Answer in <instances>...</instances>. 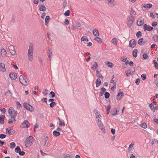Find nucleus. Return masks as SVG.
Here are the masks:
<instances>
[{
	"label": "nucleus",
	"instance_id": "obj_1",
	"mask_svg": "<svg viewBox=\"0 0 158 158\" xmlns=\"http://www.w3.org/2000/svg\"><path fill=\"white\" fill-rule=\"evenodd\" d=\"M17 111L14 110L12 107H11L9 108L8 114L10 115L11 118L8 121V123L10 124L13 122L15 121V117L17 114Z\"/></svg>",
	"mask_w": 158,
	"mask_h": 158
},
{
	"label": "nucleus",
	"instance_id": "obj_2",
	"mask_svg": "<svg viewBox=\"0 0 158 158\" xmlns=\"http://www.w3.org/2000/svg\"><path fill=\"white\" fill-rule=\"evenodd\" d=\"M34 138L31 136L27 138L25 141V145L26 147L31 146L34 143Z\"/></svg>",
	"mask_w": 158,
	"mask_h": 158
},
{
	"label": "nucleus",
	"instance_id": "obj_3",
	"mask_svg": "<svg viewBox=\"0 0 158 158\" xmlns=\"http://www.w3.org/2000/svg\"><path fill=\"white\" fill-rule=\"evenodd\" d=\"M134 18V16H128L127 17V26L129 27H131L132 25L135 20Z\"/></svg>",
	"mask_w": 158,
	"mask_h": 158
},
{
	"label": "nucleus",
	"instance_id": "obj_4",
	"mask_svg": "<svg viewBox=\"0 0 158 158\" xmlns=\"http://www.w3.org/2000/svg\"><path fill=\"white\" fill-rule=\"evenodd\" d=\"M20 82L23 85H26L28 83V80L27 77L20 76L19 78Z\"/></svg>",
	"mask_w": 158,
	"mask_h": 158
},
{
	"label": "nucleus",
	"instance_id": "obj_5",
	"mask_svg": "<svg viewBox=\"0 0 158 158\" xmlns=\"http://www.w3.org/2000/svg\"><path fill=\"white\" fill-rule=\"evenodd\" d=\"M135 69L134 67L130 68V69L125 71V73L127 76L128 77L131 76L135 72Z\"/></svg>",
	"mask_w": 158,
	"mask_h": 158
},
{
	"label": "nucleus",
	"instance_id": "obj_6",
	"mask_svg": "<svg viewBox=\"0 0 158 158\" xmlns=\"http://www.w3.org/2000/svg\"><path fill=\"white\" fill-rule=\"evenodd\" d=\"M23 106L27 110L30 111L31 112H32L34 110L33 108L28 103H24L23 104Z\"/></svg>",
	"mask_w": 158,
	"mask_h": 158
},
{
	"label": "nucleus",
	"instance_id": "obj_7",
	"mask_svg": "<svg viewBox=\"0 0 158 158\" xmlns=\"http://www.w3.org/2000/svg\"><path fill=\"white\" fill-rule=\"evenodd\" d=\"M33 48L32 44H30L28 50V56H32L33 54Z\"/></svg>",
	"mask_w": 158,
	"mask_h": 158
},
{
	"label": "nucleus",
	"instance_id": "obj_8",
	"mask_svg": "<svg viewBox=\"0 0 158 158\" xmlns=\"http://www.w3.org/2000/svg\"><path fill=\"white\" fill-rule=\"evenodd\" d=\"M48 143V138L47 137H43L42 141L41 143L42 145L44 146H46Z\"/></svg>",
	"mask_w": 158,
	"mask_h": 158
},
{
	"label": "nucleus",
	"instance_id": "obj_9",
	"mask_svg": "<svg viewBox=\"0 0 158 158\" xmlns=\"http://www.w3.org/2000/svg\"><path fill=\"white\" fill-rule=\"evenodd\" d=\"M136 42L134 39H132L129 42V46L132 48H134L136 45Z\"/></svg>",
	"mask_w": 158,
	"mask_h": 158
},
{
	"label": "nucleus",
	"instance_id": "obj_10",
	"mask_svg": "<svg viewBox=\"0 0 158 158\" xmlns=\"http://www.w3.org/2000/svg\"><path fill=\"white\" fill-rule=\"evenodd\" d=\"M30 124L27 120L24 121L23 123L21 125V127H27L28 128L30 126Z\"/></svg>",
	"mask_w": 158,
	"mask_h": 158
},
{
	"label": "nucleus",
	"instance_id": "obj_11",
	"mask_svg": "<svg viewBox=\"0 0 158 158\" xmlns=\"http://www.w3.org/2000/svg\"><path fill=\"white\" fill-rule=\"evenodd\" d=\"M143 28L144 31H150L153 30V28L150 26L149 25H147L146 24H145L143 25Z\"/></svg>",
	"mask_w": 158,
	"mask_h": 158
},
{
	"label": "nucleus",
	"instance_id": "obj_12",
	"mask_svg": "<svg viewBox=\"0 0 158 158\" xmlns=\"http://www.w3.org/2000/svg\"><path fill=\"white\" fill-rule=\"evenodd\" d=\"M99 128L103 131L104 132H105V128L104 125H103L102 123L100 122V123H97Z\"/></svg>",
	"mask_w": 158,
	"mask_h": 158
},
{
	"label": "nucleus",
	"instance_id": "obj_13",
	"mask_svg": "<svg viewBox=\"0 0 158 158\" xmlns=\"http://www.w3.org/2000/svg\"><path fill=\"white\" fill-rule=\"evenodd\" d=\"M8 48L12 55H15V51L14 50V47L12 45H10L9 47Z\"/></svg>",
	"mask_w": 158,
	"mask_h": 158
},
{
	"label": "nucleus",
	"instance_id": "obj_14",
	"mask_svg": "<svg viewBox=\"0 0 158 158\" xmlns=\"http://www.w3.org/2000/svg\"><path fill=\"white\" fill-rule=\"evenodd\" d=\"M9 77L11 80H15L17 78V75L16 73H11L10 74Z\"/></svg>",
	"mask_w": 158,
	"mask_h": 158
},
{
	"label": "nucleus",
	"instance_id": "obj_15",
	"mask_svg": "<svg viewBox=\"0 0 158 158\" xmlns=\"http://www.w3.org/2000/svg\"><path fill=\"white\" fill-rule=\"evenodd\" d=\"M38 6L39 10L40 11H44L46 9V8L44 5H39Z\"/></svg>",
	"mask_w": 158,
	"mask_h": 158
},
{
	"label": "nucleus",
	"instance_id": "obj_16",
	"mask_svg": "<svg viewBox=\"0 0 158 158\" xmlns=\"http://www.w3.org/2000/svg\"><path fill=\"white\" fill-rule=\"evenodd\" d=\"M6 132L7 134L10 135L14 133V131L12 129L8 128L6 129Z\"/></svg>",
	"mask_w": 158,
	"mask_h": 158
},
{
	"label": "nucleus",
	"instance_id": "obj_17",
	"mask_svg": "<svg viewBox=\"0 0 158 158\" xmlns=\"http://www.w3.org/2000/svg\"><path fill=\"white\" fill-rule=\"evenodd\" d=\"M0 70L3 72L6 71L5 65L2 63H0Z\"/></svg>",
	"mask_w": 158,
	"mask_h": 158
},
{
	"label": "nucleus",
	"instance_id": "obj_18",
	"mask_svg": "<svg viewBox=\"0 0 158 158\" xmlns=\"http://www.w3.org/2000/svg\"><path fill=\"white\" fill-rule=\"evenodd\" d=\"M143 21L142 19H139L137 21V24L138 26H140L143 25Z\"/></svg>",
	"mask_w": 158,
	"mask_h": 158
},
{
	"label": "nucleus",
	"instance_id": "obj_19",
	"mask_svg": "<svg viewBox=\"0 0 158 158\" xmlns=\"http://www.w3.org/2000/svg\"><path fill=\"white\" fill-rule=\"evenodd\" d=\"M93 34L94 35L97 37L99 35V33L98 31L95 29L93 31Z\"/></svg>",
	"mask_w": 158,
	"mask_h": 158
},
{
	"label": "nucleus",
	"instance_id": "obj_20",
	"mask_svg": "<svg viewBox=\"0 0 158 158\" xmlns=\"http://www.w3.org/2000/svg\"><path fill=\"white\" fill-rule=\"evenodd\" d=\"M124 96V94L122 92L118 93L117 96V98L118 99L120 100L121 98Z\"/></svg>",
	"mask_w": 158,
	"mask_h": 158
},
{
	"label": "nucleus",
	"instance_id": "obj_21",
	"mask_svg": "<svg viewBox=\"0 0 158 158\" xmlns=\"http://www.w3.org/2000/svg\"><path fill=\"white\" fill-rule=\"evenodd\" d=\"M5 118V115H2L0 116V123L3 124L4 123V118Z\"/></svg>",
	"mask_w": 158,
	"mask_h": 158
},
{
	"label": "nucleus",
	"instance_id": "obj_22",
	"mask_svg": "<svg viewBox=\"0 0 158 158\" xmlns=\"http://www.w3.org/2000/svg\"><path fill=\"white\" fill-rule=\"evenodd\" d=\"M152 6V4L151 3L145 4L143 7L146 8H150Z\"/></svg>",
	"mask_w": 158,
	"mask_h": 158
},
{
	"label": "nucleus",
	"instance_id": "obj_23",
	"mask_svg": "<svg viewBox=\"0 0 158 158\" xmlns=\"http://www.w3.org/2000/svg\"><path fill=\"white\" fill-rule=\"evenodd\" d=\"M106 64L107 65V66L110 68L113 67L114 66V64L112 63H111L109 61L106 62Z\"/></svg>",
	"mask_w": 158,
	"mask_h": 158
},
{
	"label": "nucleus",
	"instance_id": "obj_24",
	"mask_svg": "<svg viewBox=\"0 0 158 158\" xmlns=\"http://www.w3.org/2000/svg\"><path fill=\"white\" fill-rule=\"evenodd\" d=\"M138 50L137 49H135L133 51L132 55L133 56L135 57H136L137 56V53Z\"/></svg>",
	"mask_w": 158,
	"mask_h": 158
},
{
	"label": "nucleus",
	"instance_id": "obj_25",
	"mask_svg": "<svg viewBox=\"0 0 158 158\" xmlns=\"http://www.w3.org/2000/svg\"><path fill=\"white\" fill-rule=\"evenodd\" d=\"M98 64L97 62L95 61L94 62V63L92 65V66L91 67V69H97L98 68Z\"/></svg>",
	"mask_w": 158,
	"mask_h": 158
},
{
	"label": "nucleus",
	"instance_id": "obj_26",
	"mask_svg": "<svg viewBox=\"0 0 158 158\" xmlns=\"http://www.w3.org/2000/svg\"><path fill=\"white\" fill-rule=\"evenodd\" d=\"M96 84L97 87L100 85L101 84V81L100 78H98L96 81Z\"/></svg>",
	"mask_w": 158,
	"mask_h": 158
},
{
	"label": "nucleus",
	"instance_id": "obj_27",
	"mask_svg": "<svg viewBox=\"0 0 158 158\" xmlns=\"http://www.w3.org/2000/svg\"><path fill=\"white\" fill-rule=\"evenodd\" d=\"M53 134L55 136L57 137L60 135V133L56 131H54L53 132Z\"/></svg>",
	"mask_w": 158,
	"mask_h": 158
},
{
	"label": "nucleus",
	"instance_id": "obj_28",
	"mask_svg": "<svg viewBox=\"0 0 158 158\" xmlns=\"http://www.w3.org/2000/svg\"><path fill=\"white\" fill-rule=\"evenodd\" d=\"M130 11H131V15L130 16H134L135 15L136 13L135 11L132 8H131V10H130Z\"/></svg>",
	"mask_w": 158,
	"mask_h": 158
},
{
	"label": "nucleus",
	"instance_id": "obj_29",
	"mask_svg": "<svg viewBox=\"0 0 158 158\" xmlns=\"http://www.w3.org/2000/svg\"><path fill=\"white\" fill-rule=\"evenodd\" d=\"M94 40H95L96 41H98L99 43H101L102 42V40L101 38L98 37H95L94 38Z\"/></svg>",
	"mask_w": 158,
	"mask_h": 158
},
{
	"label": "nucleus",
	"instance_id": "obj_30",
	"mask_svg": "<svg viewBox=\"0 0 158 158\" xmlns=\"http://www.w3.org/2000/svg\"><path fill=\"white\" fill-rule=\"evenodd\" d=\"M112 42L115 45H117V40L116 38H113L112 40Z\"/></svg>",
	"mask_w": 158,
	"mask_h": 158
},
{
	"label": "nucleus",
	"instance_id": "obj_31",
	"mask_svg": "<svg viewBox=\"0 0 158 158\" xmlns=\"http://www.w3.org/2000/svg\"><path fill=\"white\" fill-rule=\"evenodd\" d=\"M143 38L140 39L138 41V44L139 45H143L142 42L143 41Z\"/></svg>",
	"mask_w": 158,
	"mask_h": 158
},
{
	"label": "nucleus",
	"instance_id": "obj_32",
	"mask_svg": "<svg viewBox=\"0 0 158 158\" xmlns=\"http://www.w3.org/2000/svg\"><path fill=\"white\" fill-rule=\"evenodd\" d=\"M152 39L155 42H157L158 40V35H154L153 36Z\"/></svg>",
	"mask_w": 158,
	"mask_h": 158
},
{
	"label": "nucleus",
	"instance_id": "obj_33",
	"mask_svg": "<svg viewBox=\"0 0 158 158\" xmlns=\"http://www.w3.org/2000/svg\"><path fill=\"white\" fill-rule=\"evenodd\" d=\"M153 63L154 64V66L155 68L156 69H158V64L157 62L156 61V60H154L153 61Z\"/></svg>",
	"mask_w": 158,
	"mask_h": 158
},
{
	"label": "nucleus",
	"instance_id": "obj_34",
	"mask_svg": "<svg viewBox=\"0 0 158 158\" xmlns=\"http://www.w3.org/2000/svg\"><path fill=\"white\" fill-rule=\"evenodd\" d=\"M70 10H66L64 13V15L66 16H69L70 15Z\"/></svg>",
	"mask_w": 158,
	"mask_h": 158
},
{
	"label": "nucleus",
	"instance_id": "obj_35",
	"mask_svg": "<svg viewBox=\"0 0 158 158\" xmlns=\"http://www.w3.org/2000/svg\"><path fill=\"white\" fill-rule=\"evenodd\" d=\"M136 36L137 38H139L142 36V33L140 31H138L136 34Z\"/></svg>",
	"mask_w": 158,
	"mask_h": 158
},
{
	"label": "nucleus",
	"instance_id": "obj_36",
	"mask_svg": "<svg viewBox=\"0 0 158 158\" xmlns=\"http://www.w3.org/2000/svg\"><path fill=\"white\" fill-rule=\"evenodd\" d=\"M147 75L145 74H143L141 75V77L142 80H145L147 77Z\"/></svg>",
	"mask_w": 158,
	"mask_h": 158
},
{
	"label": "nucleus",
	"instance_id": "obj_37",
	"mask_svg": "<svg viewBox=\"0 0 158 158\" xmlns=\"http://www.w3.org/2000/svg\"><path fill=\"white\" fill-rule=\"evenodd\" d=\"M15 146V144L14 142H11L10 143V147L11 148H14Z\"/></svg>",
	"mask_w": 158,
	"mask_h": 158
},
{
	"label": "nucleus",
	"instance_id": "obj_38",
	"mask_svg": "<svg viewBox=\"0 0 158 158\" xmlns=\"http://www.w3.org/2000/svg\"><path fill=\"white\" fill-rule=\"evenodd\" d=\"M15 152H16V153H19V152H20L21 151V149L20 148V147L19 146L15 148Z\"/></svg>",
	"mask_w": 158,
	"mask_h": 158
},
{
	"label": "nucleus",
	"instance_id": "obj_39",
	"mask_svg": "<svg viewBox=\"0 0 158 158\" xmlns=\"http://www.w3.org/2000/svg\"><path fill=\"white\" fill-rule=\"evenodd\" d=\"M59 125L62 126H64L65 125V123H64L63 121L61 120L60 119H59Z\"/></svg>",
	"mask_w": 158,
	"mask_h": 158
},
{
	"label": "nucleus",
	"instance_id": "obj_40",
	"mask_svg": "<svg viewBox=\"0 0 158 158\" xmlns=\"http://www.w3.org/2000/svg\"><path fill=\"white\" fill-rule=\"evenodd\" d=\"M110 96V94L107 92H106L105 94V97L107 99Z\"/></svg>",
	"mask_w": 158,
	"mask_h": 158
},
{
	"label": "nucleus",
	"instance_id": "obj_41",
	"mask_svg": "<svg viewBox=\"0 0 158 158\" xmlns=\"http://www.w3.org/2000/svg\"><path fill=\"white\" fill-rule=\"evenodd\" d=\"M106 2L109 4H113L114 0H106Z\"/></svg>",
	"mask_w": 158,
	"mask_h": 158
},
{
	"label": "nucleus",
	"instance_id": "obj_42",
	"mask_svg": "<svg viewBox=\"0 0 158 158\" xmlns=\"http://www.w3.org/2000/svg\"><path fill=\"white\" fill-rule=\"evenodd\" d=\"M94 112L96 116L100 115V112L96 109L94 110Z\"/></svg>",
	"mask_w": 158,
	"mask_h": 158
},
{
	"label": "nucleus",
	"instance_id": "obj_43",
	"mask_svg": "<svg viewBox=\"0 0 158 158\" xmlns=\"http://www.w3.org/2000/svg\"><path fill=\"white\" fill-rule=\"evenodd\" d=\"M140 126L142 128L145 129L147 127V125L145 123H143L141 124Z\"/></svg>",
	"mask_w": 158,
	"mask_h": 158
},
{
	"label": "nucleus",
	"instance_id": "obj_44",
	"mask_svg": "<svg viewBox=\"0 0 158 158\" xmlns=\"http://www.w3.org/2000/svg\"><path fill=\"white\" fill-rule=\"evenodd\" d=\"M1 53H2V55L4 56H5L6 54V52L4 49H2L1 50Z\"/></svg>",
	"mask_w": 158,
	"mask_h": 158
},
{
	"label": "nucleus",
	"instance_id": "obj_45",
	"mask_svg": "<svg viewBox=\"0 0 158 158\" xmlns=\"http://www.w3.org/2000/svg\"><path fill=\"white\" fill-rule=\"evenodd\" d=\"M134 145V143H131L129 146V147L128 148V150L129 151H131V149L133 148Z\"/></svg>",
	"mask_w": 158,
	"mask_h": 158
},
{
	"label": "nucleus",
	"instance_id": "obj_46",
	"mask_svg": "<svg viewBox=\"0 0 158 158\" xmlns=\"http://www.w3.org/2000/svg\"><path fill=\"white\" fill-rule=\"evenodd\" d=\"M107 107V113L108 114H109V112H110V110L111 108L110 105H108Z\"/></svg>",
	"mask_w": 158,
	"mask_h": 158
},
{
	"label": "nucleus",
	"instance_id": "obj_47",
	"mask_svg": "<svg viewBox=\"0 0 158 158\" xmlns=\"http://www.w3.org/2000/svg\"><path fill=\"white\" fill-rule=\"evenodd\" d=\"M5 94L6 95L9 96L10 95L11 93L9 90H7Z\"/></svg>",
	"mask_w": 158,
	"mask_h": 158
},
{
	"label": "nucleus",
	"instance_id": "obj_48",
	"mask_svg": "<svg viewBox=\"0 0 158 158\" xmlns=\"http://www.w3.org/2000/svg\"><path fill=\"white\" fill-rule=\"evenodd\" d=\"M64 23L65 25H68V24L69 23V22L68 19L66 18L65 19Z\"/></svg>",
	"mask_w": 158,
	"mask_h": 158
},
{
	"label": "nucleus",
	"instance_id": "obj_49",
	"mask_svg": "<svg viewBox=\"0 0 158 158\" xmlns=\"http://www.w3.org/2000/svg\"><path fill=\"white\" fill-rule=\"evenodd\" d=\"M56 104L55 102H52L50 104V106L51 107H53L56 105Z\"/></svg>",
	"mask_w": 158,
	"mask_h": 158
},
{
	"label": "nucleus",
	"instance_id": "obj_50",
	"mask_svg": "<svg viewBox=\"0 0 158 158\" xmlns=\"http://www.w3.org/2000/svg\"><path fill=\"white\" fill-rule=\"evenodd\" d=\"M64 158H71V156L69 154H67L64 155Z\"/></svg>",
	"mask_w": 158,
	"mask_h": 158
},
{
	"label": "nucleus",
	"instance_id": "obj_51",
	"mask_svg": "<svg viewBox=\"0 0 158 158\" xmlns=\"http://www.w3.org/2000/svg\"><path fill=\"white\" fill-rule=\"evenodd\" d=\"M76 27H81V25L80 23L77 21L76 22Z\"/></svg>",
	"mask_w": 158,
	"mask_h": 158
},
{
	"label": "nucleus",
	"instance_id": "obj_52",
	"mask_svg": "<svg viewBox=\"0 0 158 158\" xmlns=\"http://www.w3.org/2000/svg\"><path fill=\"white\" fill-rule=\"evenodd\" d=\"M135 82L137 85H138L140 82V79L139 78L136 79Z\"/></svg>",
	"mask_w": 158,
	"mask_h": 158
},
{
	"label": "nucleus",
	"instance_id": "obj_53",
	"mask_svg": "<svg viewBox=\"0 0 158 158\" xmlns=\"http://www.w3.org/2000/svg\"><path fill=\"white\" fill-rule=\"evenodd\" d=\"M50 95H51V97L52 98L54 97L55 96V94L52 91L50 93Z\"/></svg>",
	"mask_w": 158,
	"mask_h": 158
},
{
	"label": "nucleus",
	"instance_id": "obj_54",
	"mask_svg": "<svg viewBox=\"0 0 158 158\" xmlns=\"http://www.w3.org/2000/svg\"><path fill=\"white\" fill-rule=\"evenodd\" d=\"M148 57V55L147 54V53H145L144 54H143V57L144 59H147Z\"/></svg>",
	"mask_w": 158,
	"mask_h": 158
},
{
	"label": "nucleus",
	"instance_id": "obj_55",
	"mask_svg": "<svg viewBox=\"0 0 158 158\" xmlns=\"http://www.w3.org/2000/svg\"><path fill=\"white\" fill-rule=\"evenodd\" d=\"M50 17L49 16H46L45 19V21H48L49 22L50 20Z\"/></svg>",
	"mask_w": 158,
	"mask_h": 158
},
{
	"label": "nucleus",
	"instance_id": "obj_56",
	"mask_svg": "<svg viewBox=\"0 0 158 158\" xmlns=\"http://www.w3.org/2000/svg\"><path fill=\"white\" fill-rule=\"evenodd\" d=\"M87 37V36H83L81 39V41H85L86 40V38Z\"/></svg>",
	"mask_w": 158,
	"mask_h": 158
},
{
	"label": "nucleus",
	"instance_id": "obj_57",
	"mask_svg": "<svg viewBox=\"0 0 158 158\" xmlns=\"http://www.w3.org/2000/svg\"><path fill=\"white\" fill-rule=\"evenodd\" d=\"M6 137V135L4 134H0V138L1 139H3Z\"/></svg>",
	"mask_w": 158,
	"mask_h": 158
},
{
	"label": "nucleus",
	"instance_id": "obj_58",
	"mask_svg": "<svg viewBox=\"0 0 158 158\" xmlns=\"http://www.w3.org/2000/svg\"><path fill=\"white\" fill-rule=\"evenodd\" d=\"M17 106L18 108H20L21 106V104L18 102H16Z\"/></svg>",
	"mask_w": 158,
	"mask_h": 158
},
{
	"label": "nucleus",
	"instance_id": "obj_59",
	"mask_svg": "<svg viewBox=\"0 0 158 158\" xmlns=\"http://www.w3.org/2000/svg\"><path fill=\"white\" fill-rule=\"evenodd\" d=\"M39 61L41 65L43 64V60L42 58H38Z\"/></svg>",
	"mask_w": 158,
	"mask_h": 158
},
{
	"label": "nucleus",
	"instance_id": "obj_60",
	"mask_svg": "<svg viewBox=\"0 0 158 158\" xmlns=\"http://www.w3.org/2000/svg\"><path fill=\"white\" fill-rule=\"evenodd\" d=\"M19 155L21 156H23L25 154V152L23 151H21L19 152Z\"/></svg>",
	"mask_w": 158,
	"mask_h": 158
},
{
	"label": "nucleus",
	"instance_id": "obj_61",
	"mask_svg": "<svg viewBox=\"0 0 158 158\" xmlns=\"http://www.w3.org/2000/svg\"><path fill=\"white\" fill-rule=\"evenodd\" d=\"M157 25V23L156 22H153L152 23V25L153 27H156Z\"/></svg>",
	"mask_w": 158,
	"mask_h": 158
},
{
	"label": "nucleus",
	"instance_id": "obj_62",
	"mask_svg": "<svg viewBox=\"0 0 158 158\" xmlns=\"http://www.w3.org/2000/svg\"><path fill=\"white\" fill-rule=\"evenodd\" d=\"M96 120H98V119L101 118L102 116H101V115H96Z\"/></svg>",
	"mask_w": 158,
	"mask_h": 158
},
{
	"label": "nucleus",
	"instance_id": "obj_63",
	"mask_svg": "<svg viewBox=\"0 0 158 158\" xmlns=\"http://www.w3.org/2000/svg\"><path fill=\"white\" fill-rule=\"evenodd\" d=\"M67 4V2H66V0H65L64 2H63V8H65V6Z\"/></svg>",
	"mask_w": 158,
	"mask_h": 158
},
{
	"label": "nucleus",
	"instance_id": "obj_64",
	"mask_svg": "<svg viewBox=\"0 0 158 158\" xmlns=\"http://www.w3.org/2000/svg\"><path fill=\"white\" fill-rule=\"evenodd\" d=\"M52 54V51H51V49L50 48H49L48 49V55H49V56L50 55H51Z\"/></svg>",
	"mask_w": 158,
	"mask_h": 158
}]
</instances>
